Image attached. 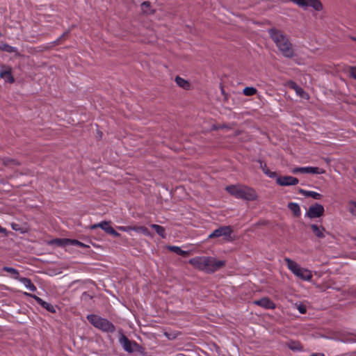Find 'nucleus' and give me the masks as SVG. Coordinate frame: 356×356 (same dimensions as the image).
I'll return each instance as SVG.
<instances>
[{
  "label": "nucleus",
  "instance_id": "2f4dec72",
  "mask_svg": "<svg viewBox=\"0 0 356 356\" xmlns=\"http://www.w3.org/2000/svg\"><path fill=\"white\" fill-rule=\"evenodd\" d=\"M70 239L68 238H57L54 241V243L59 246L69 245Z\"/></svg>",
  "mask_w": 356,
  "mask_h": 356
},
{
  "label": "nucleus",
  "instance_id": "aec40b11",
  "mask_svg": "<svg viewBox=\"0 0 356 356\" xmlns=\"http://www.w3.org/2000/svg\"><path fill=\"white\" fill-rule=\"evenodd\" d=\"M299 193L305 197H311L315 200H319L321 197V195L317 192L307 191L305 189H300Z\"/></svg>",
  "mask_w": 356,
  "mask_h": 356
},
{
  "label": "nucleus",
  "instance_id": "423d86ee",
  "mask_svg": "<svg viewBox=\"0 0 356 356\" xmlns=\"http://www.w3.org/2000/svg\"><path fill=\"white\" fill-rule=\"evenodd\" d=\"M233 229L231 226H221L213 230L208 236L209 238L222 237L226 241H232Z\"/></svg>",
  "mask_w": 356,
  "mask_h": 356
},
{
  "label": "nucleus",
  "instance_id": "5701e85b",
  "mask_svg": "<svg viewBox=\"0 0 356 356\" xmlns=\"http://www.w3.org/2000/svg\"><path fill=\"white\" fill-rule=\"evenodd\" d=\"M3 270L10 274L13 278L19 280L21 277H19V271L13 267L4 266Z\"/></svg>",
  "mask_w": 356,
  "mask_h": 356
},
{
  "label": "nucleus",
  "instance_id": "9b49d317",
  "mask_svg": "<svg viewBox=\"0 0 356 356\" xmlns=\"http://www.w3.org/2000/svg\"><path fill=\"white\" fill-rule=\"evenodd\" d=\"M100 227L106 233L110 234L115 237L120 236V234L117 232L112 227L110 226L109 222L107 221H102L99 223L91 225L90 229H94Z\"/></svg>",
  "mask_w": 356,
  "mask_h": 356
},
{
  "label": "nucleus",
  "instance_id": "b1692460",
  "mask_svg": "<svg viewBox=\"0 0 356 356\" xmlns=\"http://www.w3.org/2000/svg\"><path fill=\"white\" fill-rule=\"evenodd\" d=\"M0 50L8 53H17V48L6 43L0 44Z\"/></svg>",
  "mask_w": 356,
  "mask_h": 356
},
{
  "label": "nucleus",
  "instance_id": "79ce46f5",
  "mask_svg": "<svg viewBox=\"0 0 356 356\" xmlns=\"http://www.w3.org/2000/svg\"><path fill=\"white\" fill-rule=\"evenodd\" d=\"M85 295H86V292H84V293H83V294H82V296H85Z\"/></svg>",
  "mask_w": 356,
  "mask_h": 356
},
{
  "label": "nucleus",
  "instance_id": "c03bdc74",
  "mask_svg": "<svg viewBox=\"0 0 356 356\" xmlns=\"http://www.w3.org/2000/svg\"><path fill=\"white\" fill-rule=\"evenodd\" d=\"M2 36V34L0 33V38Z\"/></svg>",
  "mask_w": 356,
  "mask_h": 356
},
{
  "label": "nucleus",
  "instance_id": "ddd939ff",
  "mask_svg": "<svg viewBox=\"0 0 356 356\" xmlns=\"http://www.w3.org/2000/svg\"><path fill=\"white\" fill-rule=\"evenodd\" d=\"M119 342L124 350L130 353L134 351V346H138L136 342L132 343L124 334H121Z\"/></svg>",
  "mask_w": 356,
  "mask_h": 356
},
{
  "label": "nucleus",
  "instance_id": "20e7f679",
  "mask_svg": "<svg viewBox=\"0 0 356 356\" xmlns=\"http://www.w3.org/2000/svg\"><path fill=\"white\" fill-rule=\"evenodd\" d=\"M284 261L287 268L294 274L296 277L304 281H310L312 278V273L311 270L303 268L297 264L296 261L289 258L286 257Z\"/></svg>",
  "mask_w": 356,
  "mask_h": 356
},
{
  "label": "nucleus",
  "instance_id": "c756f323",
  "mask_svg": "<svg viewBox=\"0 0 356 356\" xmlns=\"http://www.w3.org/2000/svg\"><path fill=\"white\" fill-rule=\"evenodd\" d=\"M134 231L143 234L145 236H151L148 229L143 226L134 227Z\"/></svg>",
  "mask_w": 356,
  "mask_h": 356
},
{
  "label": "nucleus",
  "instance_id": "4468645a",
  "mask_svg": "<svg viewBox=\"0 0 356 356\" xmlns=\"http://www.w3.org/2000/svg\"><path fill=\"white\" fill-rule=\"evenodd\" d=\"M0 78L3 79L5 81L10 83L15 82V79L12 75V68L10 66L1 65L0 70Z\"/></svg>",
  "mask_w": 356,
  "mask_h": 356
},
{
  "label": "nucleus",
  "instance_id": "e433bc0d",
  "mask_svg": "<svg viewBox=\"0 0 356 356\" xmlns=\"http://www.w3.org/2000/svg\"><path fill=\"white\" fill-rule=\"evenodd\" d=\"M289 348L293 350H300L301 349V346L299 343H296L293 342L289 344Z\"/></svg>",
  "mask_w": 356,
  "mask_h": 356
},
{
  "label": "nucleus",
  "instance_id": "9d476101",
  "mask_svg": "<svg viewBox=\"0 0 356 356\" xmlns=\"http://www.w3.org/2000/svg\"><path fill=\"white\" fill-rule=\"evenodd\" d=\"M276 183L282 186H295L298 184V179L292 176H280L275 177Z\"/></svg>",
  "mask_w": 356,
  "mask_h": 356
},
{
  "label": "nucleus",
  "instance_id": "412c9836",
  "mask_svg": "<svg viewBox=\"0 0 356 356\" xmlns=\"http://www.w3.org/2000/svg\"><path fill=\"white\" fill-rule=\"evenodd\" d=\"M260 163V168H261L263 172L268 176L270 178H275L277 177V173L275 172H271L268 168L267 167V165L266 163L259 161Z\"/></svg>",
  "mask_w": 356,
  "mask_h": 356
},
{
  "label": "nucleus",
  "instance_id": "f704fd0d",
  "mask_svg": "<svg viewBox=\"0 0 356 356\" xmlns=\"http://www.w3.org/2000/svg\"><path fill=\"white\" fill-rule=\"evenodd\" d=\"M296 307L298 310V312L302 314H304L307 312L306 307L302 304H296Z\"/></svg>",
  "mask_w": 356,
  "mask_h": 356
},
{
  "label": "nucleus",
  "instance_id": "39448f33",
  "mask_svg": "<svg viewBox=\"0 0 356 356\" xmlns=\"http://www.w3.org/2000/svg\"><path fill=\"white\" fill-rule=\"evenodd\" d=\"M225 265V261L218 260L216 257H205L204 272L213 273L224 267Z\"/></svg>",
  "mask_w": 356,
  "mask_h": 356
},
{
  "label": "nucleus",
  "instance_id": "2eb2a0df",
  "mask_svg": "<svg viewBox=\"0 0 356 356\" xmlns=\"http://www.w3.org/2000/svg\"><path fill=\"white\" fill-rule=\"evenodd\" d=\"M286 86L289 87L290 88L295 90L297 95L305 99H308L309 96L307 92H306L300 86H299L296 82L293 81H289L286 83Z\"/></svg>",
  "mask_w": 356,
  "mask_h": 356
},
{
  "label": "nucleus",
  "instance_id": "bb28decb",
  "mask_svg": "<svg viewBox=\"0 0 356 356\" xmlns=\"http://www.w3.org/2000/svg\"><path fill=\"white\" fill-rule=\"evenodd\" d=\"M168 249L170 250V251L176 253L178 255L186 256L188 254V252L187 251L182 250L178 246H175V245L168 246Z\"/></svg>",
  "mask_w": 356,
  "mask_h": 356
},
{
  "label": "nucleus",
  "instance_id": "a211bd4d",
  "mask_svg": "<svg viewBox=\"0 0 356 356\" xmlns=\"http://www.w3.org/2000/svg\"><path fill=\"white\" fill-rule=\"evenodd\" d=\"M310 227L312 229L314 234L318 238H324L325 237V229L321 226L316 224L310 225Z\"/></svg>",
  "mask_w": 356,
  "mask_h": 356
},
{
  "label": "nucleus",
  "instance_id": "473e14b6",
  "mask_svg": "<svg viewBox=\"0 0 356 356\" xmlns=\"http://www.w3.org/2000/svg\"><path fill=\"white\" fill-rule=\"evenodd\" d=\"M349 211L353 215L356 216V202L350 201L348 203Z\"/></svg>",
  "mask_w": 356,
  "mask_h": 356
},
{
  "label": "nucleus",
  "instance_id": "7ed1b4c3",
  "mask_svg": "<svg viewBox=\"0 0 356 356\" xmlns=\"http://www.w3.org/2000/svg\"><path fill=\"white\" fill-rule=\"evenodd\" d=\"M87 319L94 327L103 332L113 333L115 331V325L106 318L95 314H88Z\"/></svg>",
  "mask_w": 356,
  "mask_h": 356
},
{
  "label": "nucleus",
  "instance_id": "4c0bfd02",
  "mask_svg": "<svg viewBox=\"0 0 356 356\" xmlns=\"http://www.w3.org/2000/svg\"><path fill=\"white\" fill-rule=\"evenodd\" d=\"M350 74L353 79H356V67H350Z\"/></svg>",
  "mask_w": 356,
  "mask_h": 356
},
{
  "label": "nucleus",
  "instance_id": "0eeeda50",
  "mask_svg": "<svg viewBox=\"0 0 356 356\" xmlns=\"http://www.w3.org/2000/svg\"><path fill=\"white\" fill-rule=\"evenodd\" d=\"M300 7L306 8L311 7L316 11H320L323 9V5L319 0H289Z\"/></svg>",
  "mask_w": 356,
  "mask_h": 356
},
{
  "label": "nucleus",
  "instance_id": "6ab92c4d",
  "mask_svg": "<svg viewBox=\"0 0 356 356\" xmlns=\"http://www.w3.org/2000/svg\"><path fill=\"white\" fill-rule=\"evenodd\" d=\"M19 281L29 291L34 292L37 290L36 286L32 283L31 280L27 277H21Z\"/></svg>",
  "mask_w": 356,
  "mask_h": 356
},
{
  "label": "nucleus",
  "instance_id": "1a4fd4ad",
  "mask_svg": "<svg viewBox=\"0 0 356 356\" xmlns=\"http://www.w3.org/2000/svg\"><path fill=\"white\" fill-rule=\"evenodd\" d=\"M291 172L293 174L308 173V174L321 175V174H324L325 172V170L322 168H319L318 167L307 166V167L295 168L293 170H291Z\"/></svg>",
  "mask_w": 356,
  "mask_h": 356
},
{
  "label": "nucleus",
  "instance_id": "7c9ffc66",
  "mask_svg": "<svg viewBox=\"0 0 356 356\" xmlns=\"http://www.w3.org/2000/svg\"><path fill=\"white\" fill-rule=\"evenodd\" d=\"M257 89L254 87H245L243 92L246 96H252L257 93Z\"/></svg>",
  "mask_w": 356,
  "mask_h": 356
},
{
  "label": "nucleus",
  "instance_id": "f03ea898",
  "mask_svg": "<svg viewBox=\"0 0 356 356\" xmlns=\"http://www.w3.org/2000/svg\"><path fill=\"white\" fill-rule=\"evenodd\" d=\"M225 189L230 195L238 199L254 201L258 197L254 188L245 185H230L227 186Z\"/></svg>",
  "mask_w": 356,
  "mask_h": 356
},
{
  "label": "nucleus",
  "instance_id": "393cba45",
  "mask_svg": "<svg viewBox=\"0 0 356 356\" xmlns=\"http://www.w3.org/2000/svg\"><path fill=\"white\" fill-rule=\"evenodd\" d=\"M140 7L143 13L146 15L154 13V10L151 8L150 3L149 1H144L141 3Z\"/></svg>",
  "mask_w": 356,
  "mask_h": 356
},
{
  "label": "nucleus",
  "instance_id": "a878e982",
  "mask_svg": "<svg viewBox=\"0 0 356 356\" xmlns=\"http://www.w3.org/2000/svg\"><path fill=\"white\" fill-rule=\"evenodd\" d=\"M150 227L153 228L160 236L163 238H165V231L163 227L156 224H152Z\"/></svg>",
  "mask_w": 356,
  "mask_h": 356
},
{
  "label": "nucleus",
  "instance_id": "f257e3e1",
  "mask_svg": "<svg viewBox=\"0 0 356 356\" xmlns=\"http://www.w3.org/2000/svg\"><path fill=\"white\" fill-rule=\"evenodd\" d=\"M268 32L270 38L283 56L287 58H291L294 56L293 44L286 34L276 29H270Z\"/></svg>",
  "mask_w": 356,
  "mask_h": 356
},
{
  "label": "nucleus",
  "instance_id": "6e6552de",
  "mask_svg": "<svg viewBox=\"0 0 356 356\" xmlns=\"http://www.w3.org/2000/svg\"><path fill=\"white\" fill-rule=\"evenodd\" d=\"M325 209L323 205L315 203L309 207L305 213V216L309 218H316L321 217L324 213Z\"/></svg>",
  "mask_w": 356,
  "mask_h": 356
},
{
  "label": "nucleus",
  "instance_id": "ea45409f",
  "mask_svg": "<svg viewBox=\"0 0 356 356\" xmlns=\"http://www.w3.org/2000/svg\"><path fill=\"white\" fill-rule=\"evenodd\" d=\"M67 32L63 33V35L58 39V40H60L62 38L67 35Z\"/></svg>",
  "mask_w": 356,
  "mask_h": 356
},
{
  "label": "nucleus",
  "instance_id": "58836bf2",
  "mask_svg": "<svg viewBox=\"0 0 356 356\" xmlns=\"http://www.w3.org/2000/svg\"><path fill=\"white\" fill-rule=\"evenodd\" d=\"M0 233L1 234H4L5 235H7L8 234V232H7V229L4 227H2L1 225H0Z\"/></svg>",
  "mask_w": 356,
  "mask_h": 356
},
{
  "label": "nucleus",
  "instance_id": "f3484780",
  "mask_svg": "<svg viewBox=\"0 0 356 356\" xmlns=\"http://www.w3.org/2000/svg\"><path fill=\"white\" fill-rule=\"evenodd\" d=\"M205 256L195 257L191 259L188 262L195 268L204 272Z\"/></svg>",
  "mask_w": 356,
  "mask_h": 356
},
{
  "label": "nucleus",
  "instance_id": "4be33fe9",
  "mask_svg": "<svg viewBox=\"0 0 356 356\" xmlns=\"http://www.w3.org/2000/svg\"><path fill=\"white\" fill-rule=\"evenodd\" d=\"M288 208L296 217H299L301 215V210L299 204L296 202H289L288 204Z\"/></svg>",
  "mask_w": 356,
  "mask_h": 356
},
{
  "label": "nucleus",
  "instance_id": "f8f14e48",
  "mask_svg": "<svg viewBox=\"0 0 356 356\" xmlns=\"http://www.w3.org/2000/svg\"><path fill=\"white\" fill-rule=\"evenodd\" d=\"M24 294L26 296L33 298L37 302L38 304H39L42 307L47 309L48 312H49L51 313H56V307L54 306L53 305H51V303L43 300L42 298H40V297H38L35 295L28 293L26 292H25Z\"/></svg>",
  "mask_w": 356,
  "mask_h": 356
},
{
  "label": "nucleus",
  "instance_id": "c85d7f7f",
  "mask_svg": "<svg viewBox=\"0 0 356 356\" xmlns=\"http://www.w3.org/2000/svg\"><path fill=\"white\" fill-rule=\"evenodd\" d=\"M175 82L177 83V84L179 86H180L181 88H184V89H188L190 86L189 83L186 80H185L179 76H177L175 78Z\"/></svg>",
  "mask_w": 356,
  "mask_h": 356
},
{
  "label": "nucleus",
  "instance_id": "37998d69",
  "mask_svg": "<svg viewBox=\"0 0 356 356\" xmlns=\"http://www.w3.org/2000/svg\"><path fill=\"white\" fill-rule=\"evenodd\" d=\"M353 241H356V237L353 238Z\"/></svg>",
  "mask_w": 356,
  "mask_h": 356
},
{
  "label": "nucleus",
  "instance_id": "c9c22d12",
  "mask_svg": "<svg viewBox=\"0 0 356 356\" xmlns=\"http://www.w3.org/2000/svg\"><path fill=\"white\" fill-rule=\"evenodd\" d=\"M118 229L120 231L129 232L130 231H134V227L132 226H120Z\"/></svg>",
  "mask_w": 356,
  "mask_h": 356
},
{
  "label": "nucleus",
  "instance_id": "a19ab883",
  "mask_svg": "<svg viewBox=\"0 0 356 356\" xmlns=\"http://www.w3.org/2000/svg\"><path fill=\"white\" fill-rule=\"evenodd\" d=\"M176 356H184L183 354H178Z\"/></svg>",
  "mask_w": 356,
  "mask_h": 356
},
{
  "label": "nucleus",
  "instance_id": "72a5a7b5",
  "mask_svg": "<svg viewBox=\"0 0 356 356\" xmlns=\"http://www.w3.org/2000/svg\"><path fill=\"white\" fill-rule=\"evenodd\" d=\"M69 245H76L81 248L87 247L84 243L76 239H70Z\"/></svg>",
  "mask_w": 356,
  "mask_h": 356
},
{
  "label": "nucleus",
  "instance_id": "dca6fc26",
  "mask_svg": "<svg viewBox=\"0 0 356 356\" xmlns=\"http://www.w3.org/2000/svg\"><path fill=\"white\" fill-rule=\"evenodd\" d=\"M254 304L267 309H273L275 308V304L270 298L266 297L254 300Z\"/></svg>",
  "mask_w": 356,
  "mask_h": 356
},
{
  "label": "nucleus",
  "instance_id": "cd10ccee",
  "mask_svg": "<svg viewBox=\"0 0 356 356\" xmlns=\"http://www.w3.org/2000/svg\"><path fill=\"white\" fill-rule=\"evenodd\" d=\"M2 162L6 166L19 165L20 164L17 160L9 157L3 158Z\"/></svg>",
  "mask_w": 356,
  "mask_h": 356
}]
</instances>
